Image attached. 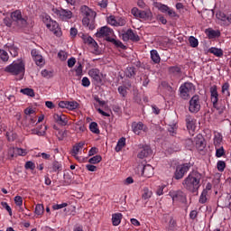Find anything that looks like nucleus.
<instances>
[{
    "label": "nucleus",
    "mask_w": 231,
    "mask_h": 231,
    "mask_svg": "<svg viewBox=\"0 0 231 231\" xmlns=\"http://www.w3.org/2000/svg\"><path fill=\"white\" fill-rule=\"evenodd\" d=\"M84 145H86V143L80 142L76 143L71 150V156H73L76 160H80V158L78 156L79 152H80V150L84 149Z\"/></svg>",
    "instance_id": "18"
},
{
    "label": "nucleus",
    "mask_w": 231,
    "mask_h": 231,
    "mask_svg": "<svg viewBox=\"0 0 231 231\" xmlns=\"http://www.w3.org/2000/svg\"><path fill=\"white\" fill-rule=\"evenodd\" d=\"M107 42H112V44H115L116 48H121V50H125V45L122 43L119 40H116L115 38L107 37L106 38Z\"/></svg>",
    "instance_id": "30"
},
{
    "label": "nucleus",
    "mask_w": 231,
    "mask_h": 231,
    "mask_svg": "<svg viewBox=\"0 0 231 231\" xmlns=\"http://www.w3.org/2000/svg\"><path fill=\"white\" fill-rule=\"evenodd\" d=\"M111 33H113L111 29L109 27L105 26V27H101L99 31H97V32L96 33V36L98 37L99 39L102 37H106V41H107V37H109Z\"/></svg>",
    "instance_id": "22"
},
{
    "label": "nucleus",
    "mask_w": 231,
    "mask_h": 231,
    "mask_svg": "<svg viewBox=\"0 0 231 231\" xmlns=\"http://www.w3.org/2000/svg\"><path fill=\"white\" fill-rule=\"evenodd\" d=\"M81 85L83 88H89V86H91V81H89L88 77H84L81 80Z\"/></svg>",
    "instance_id": "55"
},
{
    "label": "nucleus",
    "mask_w": 231,
    "mask_h": 231,
    "mask_svg": "<svg viewBox=\"0 0 231 231\" xmlns=\"http://www.w3.org/2000/svg\"><path fill=\"white\" fill-rule=\"evenodd\" d=\"M217 18L219 19V21L226 23V24H231V14L226 15L223 12H217Z\"/></svg>",
    "instance_id": "26"
},
{
    "label": "nucleus",
    "mask_w": 231,
    "mask_h": 231,
    "mask_svg": "<svg viewBox=\"0 0 231 231\" xmlns=\"http://www.w3.org/2000/svg\"><path fill=\"white\" fill-rule=\"evenodd\" d=\"M122 40L125 41V42H127V41H133L134 42H138L140 41V36H138L137 33H135L133 29H128L126 32H123L121 34Z\"/></svg>",
    "instance_id": "10"
},
{
    "label": "nucleus",
    "mask_w": 231,
    "mask_h": 231,
    "mask_svg": "<svg viewBox=\"0 0 231 231\" xmlns=\"http://www.w3.org/2000/svg\"><path fill=\"white\" fill-rule=\"evenodd\" d=\"M208 52L215 55V57H223V50L216 48V47L209 48Z\"/></svg>",
    "instance_id": "35"
},
{
    "label": "nucleus",
    "mask_w": 231,
    "mask_h": 231,
    "mask_svg": "<svg viewBox=\"0 0 231 231\" xmlns=\"http://www.w3.org/2000/svg\"><path fill=\"white\" fill-rule=\"evenodd\" d=\"M124 147H125V137H121L118 140L117 144L116 146V152H120V151H122Z\"/></svg>",
    "instance_id": "32"
},
{
    "label": "nucleus",
    "mask_w": 231,
    "mask_h": 231,
    "mask_svg": "<svg viewBox=\"0 0 231 231\" xmlns=\"http://www.w3.org/2000/svg\"><path fill=\"white\" fill-rule=\"evenodd\" d=\"M9 152H13V154H11L12 158L14 156H26V154H28V152L23 148H13L10 149Z\"/></svg>",
    "instance_id": "25"
},
{
    "label": "nucleus",
    "mask_w": 231,
    "mask_h": 231,
    "mask_svg": "<svg viewBox=\"0 0 231 231\" xmlns=\"http://www.w3.org/2000/svg\"><path fill=\"white\" fill-rule=\"evenodd\" d=\"M168 73H170V75H178V74L181 73V68H180L178 66L169 67Z\"/></svg>",
    "instance_id": "38"
},
{
    "label": "nucleus",
    "mask_w": 231,
    "mask_h": 231,
    "mask_svg": "<svg viewBox=\"0 0 231 231\" xmlns=\"http://www.w3.org/2000/svg\"><path fill=\"white\" fill-rule=\"evenodd\" d=\"M201 109V102L199 101V96L195 95L189 100V113H199Z\"/></svg>",
    "instance_id": "7"
},
{
    "label": "nucleus",
    "mask_w": 231,
    "mask_h": 231,
    "mask_svg": "<svg viewBox=\"0 0 231 231\" xmlns=\"http://www.w3.org/2000/svg\"><path fill=\"white\" fill-rule=\"evenodd\" d=\"M42 76L45 79H51L53 77V70L43 69L42 70Z\"/></svg>",
    "instance_id": "50"
},
{
    "label": "nucleus",
    "mask_w": 231,
    "mask_h": 231,
    "mask_svg": "<svg viewBox=\"0 0 231 231\" xmlns=\"http://www.w3.org/2000/svg\"><path fill=\"white\" fill-rule=\"evenodd\" d=\"M75 64H77V59H75L74 57L68 60V67L69 68H73V66H75Z\"/></svg>",
    "instance_id": "63"
},
{
    "label": "nucleus",
    "mask_w": 231,
    "mask_h": 231,
    "mask_svg": "<svg viewBox=\"0 0 231 231\" xmlns=\"http://www.w3.org/2000/svg\"><path fill=\"white\" fill-rule=\"evenodd\" d=\"M25 169H30L31 171H34L35 170V163H33V162H32V161H28L25 163Z\"/></svg>",
    "instance_id": "61"
},
{
    "label": "nucleus",
    "mask_w": 231,
    "mask_h": 231,
    "mask_svg": "<svg viewBox=\"0 0 231 231\" xmlns=\"http://www.w3.org/2000/svg\"><path fill=\"white\" fill-rule=\"evenodd\" d=\"M186 125L189 131H196V121L190 115L186 116Z\"/></svg>",
    "instance_id": "24"
},
{
    "label": "nucleus",
    "mask_w": 231,
    "mask_h": 231,
    "mask_svg": "<svg viewBox=\"0 0 231 231\" xmlns=\"http://www.w3.org/2000/svg\"><path fill=\"white\" fill-rule=\"evenodd\" d=\"M53 118L60 125H68V116H66L64 114H54Z\"/></svg>",
    "instance_id": "23"
},
{
    "label": "nucleus",
    "mask_w": 231,
    "mask_h": 231,
    "mask_svg": "<svg viewBox=\"0 0 231 231\" xmlns=\"http://www.w3.org/2000/svg\"><path fill=\"white\" fill-rule=\"evenodd\" d=\"M5 48H8L12 57H17V55H19V49L17 47H14V45L6 44Z\"/></svg>",
    "instance_id": "37"
},
{
    "label": "nucleus",
    "mask_w": 231,
    "mask_h": 231,
    "mask_svg": "<svg viewBox=\"0 0 231 231\" xmlns=\"http://www.w3.org/2000/svg\"><path fill=\"white\" fill-rule=\"evenodd\" d=\"M139 169H141V176L144 178H152L154 176V168L150 164L144 165L143 167L139 166Z\"/></svg>",
    "instance_id": "13"
},
{
    "label": "nucleus",
    "mask_w": 231,
    "mask_h": 231,
    "mask_svg": "<svg viewBox=\"0 0 231 231\" xmlns=\"http://www.w3.org/2000/svg\"><path fill=\"white\" fill-rule=\"evenodd\" d=\"M141 80H143V86L144 88H147V86H149V82H151V80L149 79V76H147V75H143L141 78Z\"/></svg>",
    "instance_id": "58"
},
{
    "label": "nucleus",
    "mask_w": 231,
    "mask_h": 231,
    "mask_svg": "<svg viewBox=\"0 0 231 231\" xmlns=\"http://www.w3.org/2000/svg\"><path fill=\"white\" fill-rule=\"evenodd\" d=\"M84 10H85L84 14L86 17L82 19L83 26H86L90 30H95V17H93V11H90L88 8V6H85Z\"/></svg>",
    "instance_id": "5"
},
{
    "label": "nucleus",
    "mask_w": 231,
    "mask_h": 231,
    "mask_svg": "<svg viewBox=\"0 0 231 231\" xmlns=\"http://www.w3.org/2000/svg\"><path fill=\"white\" fill-rule=\"evenodd\" d=\"M58 57H59V59H60V60H66V59H68V54L66 53V51H60L58 53Z\"/></svg>",
    "instance_id": "62"
},
{
    "label": "nucleus",
    "mask_w": 231,
    "mask_h": 231,
    "mask_svg": "<svg viewBox=\"0 0 231 231\" xmlns=\"http://www.w3.org/2000/svg\"><path fill=\"white\" fill-rule=\"evenodd\" d=\"M152 154V150L148 145L143 146L138 152L137 158L140 160H143V158H147V156H151Z\"/></svg>",
    "instance_id": "21"
},
{
    "label": "nucleus",
    "mask_w": 231,
    "mask_h": 231,
    "mask_svg": "<svg viewBox=\"0 0 231 231\" xmlns=\"http://www.w3.org/2000/svg\"><path fill=\"white\" fill-rule=\"evenodd\" d=\"M35 122H37V117L25 116L22 124L26 129H32V127H35Z\"/></svg>",
    "instance_id": "17"
},
{
    "label": "nucleus",
    "mask_w": 231,
    "mask_h": 231,
    "mask_svg": "<svg viewBox=\"0 0 231 231\" xmlns=\"http://www.w3.org/2000/svg\"><path fill=\"white\" fill-rule=\"evenodd\" d=\"M132 129L133 132L134 133V134H140L142 133V131L146 132L147 131V126H145V125H143V123L142 122H134L132 124Z\"/></svg>",
    "instance_id": "20"
},
{
    "label": "nucleus",
    "mask_w": 231,
    "mask_h": 231,
    "mask_svg": "<svg viewBox=\"0 0 231 231\" xmlns=\"http://www.w3.org/2000/svg\"><path fill=\"white\" fill-rule=\"evenodd\" d=\"M201 178L203 175L197 171H190L189 174L183 180L182 185L186 190L192 194L198 192L201 187Z\"/></svg>",
    "instance_id": "1"
},
{
    "label": "nucleus",
    "mask_w": 231,
    "mask_h": 231,
    "mask_svg": "<svg viewBox=\"0 0 231 231\" xmlns=\"http://www.w3.org/2000/svg\"><path fill=\"white\" fill-rule=\"evenodd\" d=\"M79 107V103L76 101H67V109L73 111V109H77Z\"/></svg>",
    "instance_id": "46"
},
{
    "label": "nucleus",
    "mask_w": 231,
    "mask_h": 231,
    "mask_svg": "<svg viewBox=\"0 0 231 231\" xmlns=\"http://www.w3.org/2000/svg\"><path fill=\"white\" fill-rule=\"evenodd\" d=\"M26 65L23 60L14 61L10 65L6 66L4 69L5 73H10V75H14L15 77L19 76V79L23 80L24 73L26 71Z\"/></svg>",
    "instance_id": "2"
},
{
    "label": "nucleus",
    "mask_w": 231,
    "mask_h": 231,
    "mask_svg": "<svg viewBox=\"0 0 231 231\" xmlns=\"http://www.w3.org/2000/svg\"><path fill=\"white\" fill-rule=\"evenodd\" d=\"M79 66L76 67V77H82V63L79 62Z\"/></svg>",
    "instance_id": "59"
},
{
    "label": "nucleus",
    "mask_w": 231,
    "mask_h": 231,
    "mask_svg": "<svg viewBox=\"0 0 231 231\" xmlns=\"http://www.w3.org/2000/svg\"><path fill=\"white\" fill-rule=\"evenodd\" d=\"M207 196H208V193H207V190H203L199 197V203H201L202 205L207 203Z\"/></svg>",
    "instance_id": "52"
},
{
    "label": "nucleus",
    "mask_w": 231,
    "mask_h": 231,
    "mask_svg": "<svg viewBox=\"0 0 231 231\" xmlns=\"http://www.w3.org/2000/svg\"><path fill=\"white\" fill-rule=\"evenodd\" d=\"M125 76L128 77V79H131L132 77H134L136 75V72L134 71V67H128L125 69Z\"/></svg>",
    "instance_id": "43"
},
{
    "label": "nucleus",
    "mask_w": 231,
    "mask_h": 231,
    "mask_svg": "<svg viewBox=\"0 0 231 231\" xmlns=\"http://www.w3.org/2000/svg\"><path fill=\"white\" fill-rule=\"evenodd\" d=\"M226 167V163L224 161H218L217 163V169L219 172H223Z\"/></svg>",
    "instance_id": "49"
},
{
    "label": "nucleus",
    "mask_w": 231,
    "mask_h": 231,
    "mask_svg": "<svg viewBox=\"0 0 231 231\" xmlns=\"http://www.w3.org/2000/svg\"><path fill=\"white\" fill-rule=\"evenodd\" d=\"M152 196V191L149 188H143L142 191V199H149Z\"/></svg>",
    "instance_id": "33"
},
{
    "label": "nucleus",
    "mask_w": 231,
    "mask_h": 231,
    "mask_svg": "<svg viewBox=\"0 0 231 231\" xmlns=\"http://www.w3.org/2000/svg\"><path fill=\"white\" fill-rule=\"evenodd\" d=\"M53 12L59 19L61 21H69V19H71L73 17V13L70 10H66L63 8L60 9H53Z\"/></svg>",
    "instance_id": "9"
},
{
    "label": "nucleus",
    "mask_w": 231,
    "mask_h": 231,
    "mask_svg": "<svg viewBox=\"0 0 231 231\" xmlns=\"http://www.w3.org/2000/svg\"><path fill=\"white\" fill-rule=\"evenodd\" d=\"M34 213L36 216H42L44 214V206L42 204H37Z\"/></svg>",
    "instance_id": "42"
},
{
    "label": "nucleus",
    "mask_w": 231,
    "mask_h": 231,
    "mask_svg": "<svg viewBox=\"0 0 231 231\" xmlns=\"http://www.w3.org/2000/svg\"><path fill=\"white\" fill-rule=\"evenodd\" d=\"M14 203H15L16 207H19V208H23V197L16 196L14 198Z\"/></svg>",
    "instance_id": "54"
},
{
    "label": "nucleus",
    "mask_w": 231,
    "mask_h": 231,
    "mask_svg": "<svg viewBox=\"0 0 231 231\" xmlns=\"http://www.w3.org/2000/svg\"><path fill=\"white\" fill-rule=\"evenodd\" d=\"M216 156L217 158H221V156H225V149L223 148V146L216 147Z\"/></svg>",
    "instance_id": "48"
},
{
    "label": "nucleus",
    "mask_w": 231,
    "mask_h": 231,
    "mask_svg": "<svg viewBox=\"0 0 231 231\" xmlns=\"http://www.w3.org/2000/svg\"><path fill=\"white\" fill-rule=\"evenodd\" d=\"M196 88L191 82H185L180 87V96L183 100H189L190 94L194 93Z\"/></svg>",
    "instance_id": "3"
},
{
    "label": "nucleus",
    "mask_w": 231,
    "mask_h": 231,
    "mask_svg": "<svg viewBox=\"0 0 231 231\" xmlns=\"http://www.w3.org/2000/svg\"><path fill=\"white\" fill-rule=\"evenodd\" d=\"M88 162H89L90 163H92V164L100 163V162H102V156H100V155H96V156L90 158V159L88 160Z\"/></svg>",
    "instance_id": "51"
},
{
    "label": "nucleus",
    "mask_w": 231,
    "mask_h": 231,
    "mask_svg": "<svg viewBox=\"0 0 231 231\" xmlns=\"http://www.w3.org/2000/svg\"><path fill=\"white\" fill-rule=\"evenodd\" d=\"M0 59L4 62H8V59H10V56H8V52H6V51L0 49Z\"/></svg>",
    "instance_id": "45"
},
{
    "label": "nucleus",
    "mask_w": 231,
    "mask_h": 231,
    "mask_svg": "<svg viewBox=\"0 0 231 231\" xmlns=\"http://www.w3.org/2000/svg\"><path fill=\"white\" fill-rule=\"evenodd\" d=\"M20 92L23 95H27V97H35V92L32 88H22Z\"/></svg>",
    "instance_id": "44"
},
{
    "label": "nucleus",
    "mask_w": 231,
    "mask_h": 231,
    "mask_svg": "<svg viewBox=\"0 0 231 231\" xmlns=\"http://www.w3.org/2000/svg\"><path fill=\"white\" fill-rule=\"evenodd\" d=\"M51 169L52 170V172H57L59 174V172H60V171H62V164L60 162H59L58 161H54L52 162V166Z\"/></svg>",
    "instance_id": "36"
},
{
    "label": "nucleus",
    "mask_w": 231,
    "mask_h": 231,
    "mask_svg": "<svg viewBox=\"0 0 231 231\" xmlns=\"http://www.w3.org/2000/svg\"><path fill=\"white\" fill-rule=\"evenodd\" d=\"M189 42L191 48H198V46L199 44V42H198V39H196V37H194V36H190L189 38Z\"/></svg>",
    "instance_id": "47"
},
{
    "label": "nucleus",
    "mask_w": 231,
    "mask_h": 231,
    "mask_svg": "<svg viewBox=\"0 0 231 231\" xmlns=\"http://www.w3.org/2000/svg\"><path fill=\"white\" fill-rule=\"evenodd\" d=\"M42 130H35V129H32V134H37L38 136H44V134H46V131L48 129V126L46 125H42L41 126Z\"/></svg>",
    "instance_id": "34"
},
{
    "label": "nucleus",
    "mask_w": 231,
    "mask_h": 231,
    "mask_svg": "<svg viewBox=\"0 0 231 231\" xmlns=\"http://www.w3.org/2000/svg\"><path fill=\"white\" fill-rule=\"evenodd\" d=\"M191 167L192 164L190 162L178 165L174 173L175 180H182L183 176L190 171Z\"/></svg>",
    "instance_id": "6"
},
{
    "label": "nucleus",
    "mask_w": 231,
    "mask_h": 231,
    "mask_svg": "<svg viewBox=\"0 0 231 231\" xmlns=\"http://www.w3.org/2000/svg\"><path fill=\"white\" fill-rule=\"evenodd\" d=\"M83 42L85 44H88V46H92L96 51L98 50V43H97L95 39H93L91 36L87 35V38H85Z\"/></svg>",
    "instance_id": "28"
},
{
    "label": "nucleus",
    "mask_w": 231,
    "mask_h": 231,
    "mask_svg": "<svg viewBox=\"0 0 231 231\" xmlns=\"http://www.w3.org/2000/svg\"><path fill=\"white\" fill-rule=\"evenodd\" d=\"M112 223L114 226H118L122 223V213H116L112 215Z\"/></svg>",
    "instance_id": "31"
},
{
    "label": "nucleus",
    "mask_w": 231,
    "mask_h": 231,
    "mask_svg": "<svg viewBox=\"0 0 231 231\" xmlns=\"http://www.w3.org/2000/svg\"><path fill=\"white\" fill-rule=\"evenodd\" d=\"M151 53V59L154 64H160V61L162 60V58H160V54L158 53V51L152 50L150 51Z\"/></svg>",
    "instance_id": "29"
},
{
    "label": "nucleus",
    "mask_w": 231,
    "mask_h": 231,
    "mask_svg": "<svg viewBox=\"0 0 231 231\" xmlns=\"http://www.w3.org/2000/svg\"><path fill=\"white\" fill-rule=\"evenodd\" d=\"M88 77L93 79L95 82L100 84L102 82V73H100V69H91L88 70Z\"/></svg>",
    "instance_id": "14"
},
{
    "label": "nucleus",
    "mask_w": 231,
    "mask_h": 231,
    "mask_svg": "<svg viewBox=\"0 0 231 231\" xmlns=\"http://www.w3.org/2000/svg\"><path fill=\"white\" fill-rule=\"evenodd\" d=\"M131 14L136 19H143V21H152V12H151V9L142 11L137 7H134L131 10Z\"/></svg>",
    "instance_id": "4"
},
{
    "label": "nucleus",
    "mask_w": 231,
    "mask_h": 231,
    "mask_svg": "<svg viewBox=\"0 0 231 231\" xmlns=\"http://www.w3.org/2000/svg\"><path fill=\"white\" fill-rule=\"evenodd\" d=\"M222 143H223V135H221V134H215V137H214L215 147H221Z\"/></svg>",
    "instance_id": "39"
},
{
    "label": "nucleus",
    "mask_w": 231,
    "mask_h": 231,
    "mask_svg": "<svg viewBox=\"0 0 231 231\" xmlns=\"http://www.w3.org/2000/svg\"><path fill=\"white\" fill-rule=\"evenodd\" d=\"M195 143L197 149H199V151H203V149H205V139L203 138L202 135H198L195 138Z\"/></svg>",
    "instance_id": "27"
},
{
    "label": "nucleus",
    "mask_w": 231,
    "mask_h": 231,
    "mask_svg": "<svg viewBox=\"0 0 231 231\" xmlns=\"http://www.w3.org/2000/svg\"><path fill=\"white\" fill-rule=\"evenodd\" d=\"M118 93L123 97H127V88L124 86L118 87Z\"/></svg>",
    "instance_id": "56"
},
{
    "label": "nucleus",
    "mask_w": 231,
    "mask_h": 231,
    "mask_svg": "<svg viewBox=\"0 0 231 231\" xmlns=\"http://www.w3.org/2000/svg\"><path fill=\"white\" fill-rule=\"evenodd\" d=\"M208 39H216V37H219L221 35V32L219 31H214L212 29H209L207 31Z\"/></svg>",
    "instance_id": "40"
},
{
    "label": "nucleus",
    "mask_w": 231,
    "mask_h": 231,
    "mask_svg": "<svg viewBox=\"0 0 231 231\" xmlns=\"http://www.w3.org/2000/svg\"><path fill=\"white\" fill-rule=\"evenodd\" d=\"M47 28H49L56 37H60V35H62V31H60V27H59V23L57 22H51L50 23H47Z\"/></svg>",
    "instance_id": "16"
},
{
    "label": "nucleus",
    "mask_w": 231,
    "mask_h": 231,
    "mask_svg": "<svg viewBox=\"0 0 231 231\" xmlns=\"http://www.w3.org/2000/svg\"><path fill=\"white\" fill-rule=\"evenodd\" d=\"M31 55L36 64V66H44V59L42 55H41L37 50L33 49L31 51Z\"/></svg>",
    "instance_id": "15"
},
{
    "label": "nucleus",
    "mask_w": 231,
    "mask_h": 231,
    "mask_svg": "<svg viewBox=\"0 0 231 231\" xmlns=\"http://www.w3.org/2000/svg\"><path fill=\"white\" fill-rule=\"evenodd\" d=\"M108 24H111V26H116V17L115 15H110L107 18Z\"/></svg>",
    "instance_id": "57"
},
{
    "label": "nucleus",
    "mask_w": 231,
    "mask_h": 231,
    "mask_svg": "<svg viewBox=\"0 0 231 231\" xmlns=\"http://www.w3.org/2000/svg\"><path fill=\"white\" fill-rule=\"evenodd\" d=\"M170 196L173 202L176 203H187V194L182 190L171 191Z\"/></svg>",
    "instance_id": "8"
},
{
    "label": "nucleus",
    "mask_w": 231,
    "mask_h": 231,
    "mask_svg": "<svg viewBox=\"0 0 231 231\" xmlns=\"http://www.w3.org/2000/svg\"><path fill=\"white\" fill-rule=\"evenodd\" d=\"M11 19L14 23H17L20 28H24V26H26V19L23 18V14L19 10H16L11 14Z\"/></svg>",
    "instance_id": "11"
},
{
    "label": "nucleus",
    "mask_w": 231,
    "mask_h": 231,
    "mask_svg": "<svg viewBox=\"0 0 231 231\" xmlns=\"http://www.w3.org/2000/svg\"><path fill=\"white\" fill-rule=\"evenodd\" d=\"M126 21L124 18H116V26H125Z\"/></svg>",
    "instance_id": "60"
},
{
    "label": "nucleus",
    "mask_w": 231,
    "mask_h": 231,
    "mask_svg": "<svg viewBox=\"0 0 231 231\" xmlns=\"http://www.w3.org/2000/svg\"><path fill=\"white\" fill-rule=\"evenodd\" d=\"M229 88H230V85L228 83H225L222 86V93L223 95H226V97H230V92L228 91Z\"/></svg>",
    "instance_id": "53"
},
{
    "label": "nucleus",
    "mask_w": 231,
    "mask_h": 231,
    "mask_svg": "<svg viewBox=\"0 0 231 231\" xmlns=\"http://www.w3.org/2000/svg\"><path fill=\"white\" fill-rule=\"evenodd\" d=\"M89 130L91 133H94V134H100V130L98 129V124H97V122L90 123Z\"/></svg>",
    "instance_id": "41"
},
{
    "label": "nucleus",
    "mask_w": 231,
    "mask_h": 231,
    "mask_svg": "<svg viewBox=\"0 0 231 231\" xmlns=\"http://www.w3.org/2000/svg\"><path fill=\"white\" fill-rule=\"evenodd\" d=\"M219 207L222 208H228L231 205V195L226 194L225 196H222L218 199Z\"/></svg>",
    "instance_id": "19"
},
{
    "label": "nucleus",
    "mask_w": 231,
    "mask_h": 231,
    "mask_svg": "<svg viewBox=\"0 0 231 231\" xmlns=\"http://www.w3.org/2000/svg\"><path fill=\"white\" fill-rule=\"evenodd\" d=\"M210 95H211V102L215 109H217V102L219 100V94L217 93V86L213 85L209 88Z\"/></svg>",
    "instance_id": "12"
},
{
    "label": "nucleus",
    "mask_w": 231,
    "mask_h": 231,
    "mask_svg": "<svg viewBox=\"0 0 231 231\" xmlns=\"http://www.w3.org/2000/svg\"><path fill=\"white\" fill-rule=\"evenodd\" d=\"M66 134H67L66 131H59L57 136L60 142H61V140H64V138H66Z\"/></svg>",
    "instance_id": "64"
}]
</instances>
